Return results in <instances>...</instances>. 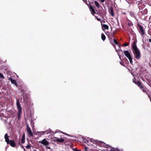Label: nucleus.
Wrapping results in <instances>:
<instances>
[{
	"instance_id": "nucleus-24",
	"label": "nucleus",
	"mask_w": 151,
	"mask_h": 151,
	"mask_svg": "<svg viewBox=\"0 0 151 151\" xmlns=\"http://www.w3.org/2000/svg\"><path fill=\"white\" fill-rule=\"evenodd\" d=\"M129 44L127 43H125L123 44V45L124 46H128Z\"/></svg>"
},
{
	"instance_id": "nucleus-26",
	"label": "nucleus",
	"mask_w": 151,
	"mask_h": 151,
	"mask_svg": "<svg viewBox=\"0 0 151 151\" xmlns=\"http://www.w3.org/2000/svg\"><path fill=\"white\" fill-rule=\"evenodd\" d=\"M95 17H96L97 19V20L98 21H100V19L98 18V17L96 16H95Z\"/></svg>"
},
{
	"instance_id": "nucleus-7",
	"label": "nucleus",
	"mask_w": 151,
	"mask_h": 151,
	"mask_svg": "<svg viewBox=\"0 0 151 151\" xmlns=\"http://www.w3.org/2000/svg\"><path fill=\"white\" fill-rule=\"evenodd\" d=\"M27 131L28 132L29 135H30V136H29V137H30V136L32 137L33 136V134L31 130L28 125H27Z\"/></svg>"
},
{
	"instance_id": "nucleus-23",
	"label": "nucleus",
	"mask_w": 151,
	"mask_h": 151,
	"mask_svg": "<svg viewBox=\"0 0 151 151\" xmlns=\"http://www.w3.org/2000/svg\"><path fill=\"white\" fill-rule=\"evenodd\" d=\"M26 147L27 148H28L29 149V148H31V146H30V145H29V144H28V145H27L26 146Z\"/></svg>"
},
{
	"instance_id": "nucleus-31",
	"label": "nucleus",
	"mask_w": 151,
	"mask_h": 151,
	"mask_svg": "<svg viewBox=\"0 0 151 151\" xmlns=\"http://www.w3.org/2000/svg\"><path fill=\"white\" fill-rule=\"evenodd\" d=\"M21 147L22 148H24V146L22 145H21Z\"/></svg>"
},
{
	"instance_id": "nucleus-14",
	"label": "nucleus",
	"mask_w": 151,
	"mask_h": 151,
	"mask_svg": "<svg viewBox=\"0 0 151 151\" xmlns=\"http://www.w3.org/2000/svg\"><path fill=\"white\" fill-rule=\"evenodd\" d=\"M109 13L111 15L112 17H114V14L113 12V8L111 7H110L109 9Z\"/></svg>"
},
{
	"instance_id": "nucleus-21",
	"label": "nucleus",
	"mask_w": 151,
	"mask_h": 151,
	"mask_svg": "<svg viewBox=\"0 0 151 151\" xmlns=\"http://www.w3.org/2000/svg\"><path fill=\"white\" fill-rule=\"evenodd\" d=\"M130 14L132 17H134V14L132 12H131L130 13Z\"/></svg>"
},
{
	"instance_id": "nucleus-27",
	"label": "nucleus",
	"mask_w": 151,
	"mask_h": 151,
	"mask_svg": "<svg viewBox=\"0 0 151 151\" xmlns=\"http://www.w3.org/2000/svg\"><path fill=\"white\" fill-rule=\"evenodd\" d=\"M46 148L48 149H50L51 148L50 147H49V146H46Z\"/></svg>"
},
{
	"instance_id": "nucleus-32",
	"label": "nucleus",
	"mask_w": 151,
	"mask_h": 151,
	"mask_svg": "<svg viewBox=\"0 0 151 151\" xmlns=\"http://www.w3.org/2000/svg\"><path fill=\"white\" fill-rule=\"evenodd\" d=\"M110 151H115V150H114V149H111Z\"/></svg>"
},
{
	"instance_id": "nucleus-16",
	"label": "nucleus",
	"mask_w": 151,
	"mask_h": 151,
	"mask_svg": "<svg viewBox=\"0 0 151 151\" xmlns=\"http://www.w3.org/2000/svg\"><path fill=\"white\" fill-rule=\"evenodd\" d=\"M25 134H24L23 136H22V139H21V142L22 144H24L25 142Z\"/></svg>"
},
{
	"instance_id": "nucleus-38",
	"label": "nucleus",
	"mask_w": 151,
	"mask_h": 151,
	"mask_svg": "<svg viewBox=\"0 0 151 151\" xmlns=\"http://www.w3.org/2000/svg\"><path fill=\"white\" fill-rule=\"evenodd\" d=\"M57 132H56L55 133H57Z\"/></svg>"
},
{
	"instance_id": "nucleus-35",
	"label": "nucleus",
	"mask_w": 151,
	"mask_h": 151,
	"mask_svg": "<svg viewBox=\"0 0 151 151\" xmlns=\"http://www.w3.org/2000/svg\"><path fill=\"white\" fill-rule=\"evenodd\" d=\"M23 149H24V151H26V150H25V149L24 148H23Z\"/></svg>"
},
{
	"instance_id": "nucleus-12",
	"label": "nucleus",
	"mask_w": 151,
	"mask_h": 151,
	"mask_svg": "<svg viewBox=\"0 0 151 151\" xmlns=\"http://www.w3.org/2000/svg\"><path fill=\"white\" fill-rule=\"evenodd\" d=\"M50 131L49 130H47L45 131H42V132H38L37 131V133H40L42 134V135H41V136L42 135H43L44 134H47L49 133Z\"/></svg>"
},
{
	"instance_id": "nucleus-5",
	"label": "nucleus",
	"mask_w": 151,
	"mask_h": 151,
	"mask_svg": "<svg viewBox=\"0 0 151 151\" xmlns=\"http://www.w3.org/2000/svg\"><path fill=\"white\" fill-rule=\"evenodd\" d=\"M17 107L18 110V119L20 118V115L22 114V109L20 106L19 100H17L16 102Z\"/></svg>"
},
{
	"instance_id": "nucleus-22",
	"label": "nucleus",
	"mask_w": 151,
	"mask_h": 151,
	"mask_svg": "<svg viewBox=\"0 0 151 151\" xmlns=\"http://www.w3.org/2000/svg\"><path fill=\"white\" fill-rule=\"evenodd\" d=\"M114 43L116 45H117L119 44L118 43L117 41L115 39H114Z\"/></svg>"
},
{
	"instance_id": "nucleus-18",
	"label": "nucleus",
	"mask_w": 151,
	"mask_h": 151,
	"mask_svg": "<svg viewBox=\"0 0 151 151\" xmlns=\"http://www.w3.org/2000/svg\"><path fill=\"white\" fill-rule=\"evenodd\" d=\"M101 37L102 40L104 41L106 39V37L105 35L104 34H101Z\"/></svg>"
},
{
	"instance_id": "nucleus-20",
	"label": "nucleus",
	"mask_w": 151,
	"mask_h": 151,
	"mask_svg": "<svg viewBox=\"0 0 151 151\" xmlns=\"http://www.w3.org/2000/svg\"><path fill=\"white\" fill-rule=\"evenodd\" d=\"M0 78H2L3 79L4 78L3 75L1 73H0Z\"/></svg>"
},
{
	"instance_id": "nucleus-3",
	"label": "nucleus",
	"mask_w": 151,
	"mask_h": 151,
	"mask_svg": "<svg viewBox=\"0 0 151 151\" xmlns=\"http://www.w3.org/2000/svg\"><path fill=\"white\" fill-rule=\"evenodd\" d=\"M9 136H8L7 134H6L4 135L5 141L7 142V144H10V145L12 147H14L15 146V143L14 141L12 140H9Z\"/></svg>"
},
{
	"instance_id": "nucleus-8",
	"label": "nucleus",
	"mask_w": 151,
	"mask_h": 151,
	"mask_svg": "<svg viewBox=\"0 0 151 151\" xmlns=\"http://www.w3.org/2000/svg\"><path fill=\"white\" fill-rule=\"evenodd\" d=\"M54 140L55 141L60 142H62L64 141V139L63 138H61L60 139L55 137H54Z\"/></svg>"
},
{
	"instance_id": "nucleus-6",
	"label": "nucleus",
	"mask_w": 151,
	"mask_h": 151,
	"mask_svg": "<svg viewBox=\"0 0 151 151\" xmlns=\"http://www.w3.org/2000/svg\"><path fill=\"white\" fill-rule=\"evenodd\" d=\"M39 142L45 146H47L49 144V142L46 139H44L42 141H40Z\"/></svg>"
},
{
	"instance_id": "nucleus-4",
	"label": "nucleus",
	"mask_w": 151,
	"mask_h": 151,
	"mask_svg": "<svg viewBox=\"0 0 151 151\" xmlns=\"http://www.w3.org/2000/svg\"><path fill=\"white\" fill-rule=\"evenodd\" d=\"M124 53L125 55L129 60L130 63L132 64L133 63L132 58L131 55V52L127 50L124 51Z\"/></svg>"
},
{
	"instance_id": "nucleus-33",
	"label": "nucleus",
	"mask_w": 151,
	"mask_h": 151,
	"mask_svg": "<svg viewBox=\"0 0 151 151\" xmlns=\"http://www.w3.org/2000/svg\"><path fill=\"white\" fill-rule=\"evenodd\" d=\"M120 64L122 65H123V63L122 62H120Z\"/></svg>"
},
{
	"instance_id": "nucleus-9",
	"label": "nucleus",
	"mask_w": 151,
	"mask_h": 151,
	"mask_svg": "<svg viewBox=\"0 0 151 151\" xmlns=\"http://www.w3.org/2000/svg\"><path fill=\"white\" fill-rule=\"evenodd\" d=\"M139 32L140 33H141V35L142 36L145 34V32L142 26L140 25L139 26Z\"/></svg>"
},
{
	"instance_id": "nucleus-25",
	"label": "nucleus",
	"mask_w": 151,
	"mask_h": 151,
	"mask_svg": "<svg viewBox=\"0 0 151 151\" xmlns=\"http://www.w3.org/2000/svg\"><path fill=\"white\" fill-rule=\"evenodd\" d=\"M133 81L134 83H135V84L136 83V79L135 78H134V79H133Z\"/></svg>"
},
{
	"instance_id": "nucleus-36",
	"label": "nucleus",
	"mask_w": 151,
	"mask_h": 151,
	"mask_svg": "<svg viewBox=\"0 0 151 151\" xmlns=\"http://www.w3.org/2000/svg\"><path fill=\"white\" fill-rule=\"evenodd\" d=\"M33 151H37L36 150H35Z\"/></svg>"
},
{
	"instance_id": "nucleus-17",
	"label": "nucleus",
	"mask_w": 151,
	"mask_h": 151,
	"mask_svg": "<svg viewBox=\"0 0 151 151\" xmlns=\"http://www.w3.org/2000/svg\"><path fill=\"white\" fill-rule=\"evenodd\" d=\"M102 27L104 30L108 29H109L108 26L107 25L105 24H103Z\"/></svg>"
},
{
	"instance_id": "nucleus-30",
	"label": "nucleus",
	"mask_w": 151,
	"mask_h": 151,
	"mask_svg": "<svg viewBox=\"0 0 151 151\" xmlns=\"http://www.w3.org/2000/svg\"><path fill=\"white\" fill-rule=\"evenodd\" d=\"M105 0H100L101 2H104Z\"/></svg>"
},
{
	"instance_id": "nucleus-2",
	"label": "nucleus",
	"mask_w": 151,
	"mask_h": 151,
	"mask_svg": "<svg viewBox=\"0 0 151 151\" xmlns=\"http://www.w3.org/2000/svg\"><path fill=\"white\" fill-rule=\"evenodd\" d=\"M82 140L85 143L87 144L88 145L96 147V145L99 144V143L101 144L104 143V142H102L96 139H93L91 138L88 140L86 138H82Z\"/></svg>"
},
{
	"instance_id": "nucleus-11",
	"label": "nucleus",
	"mask_w": 151,
	"mask_h": 151,
	"mask_svg": "<svg viewBox=\"0 0 151 151\" xmlns=\"http://www.w3.org/2000/svg\"><path fill=\"white\" fill-rule=\"evenodd\" d=\"M117 47H118V48H117V49H116V46L114 45V47L115 48V49L116 50V51L117 52V53H118V55L119 57L120 58V55L119 53L118 52V50H120L121 51H122V50L121 49V48H120V47L119 45L118 44V45H117Z\"/></svg>"
},
{
	"instance_id": "nucleus-28",
	"label": "nucleus",
	"mask_w": 151,
	"mask_h": 151,
	"mask_svg": "<svg viewBox=\"0 0 151 151\" xmlns=\"http://www.w3.org/2000/svg\"><path fill=\"white\" fill-rule=\"evenodd\" d=\"M77 149L76 148H73V150L74 151H76V150H77Z\"/></svg>"
},
{
	"instance_id": "nucleus-1",
	"label": "nucleus",
	"mask_w": 151,
	"mask_h": 151,
	"mask_svg": "<svg viewBox=\"0 0 151 151\" xmlns=\"http://www.w3.org/2000/svg\"><path fill=\"white\" fill-rule=\"evenodd\" d=\"M132 50L134 58L137 60H139L141 57V53L139 49L136 45V42L134 41L132 47Z\"/></svg>"
},
{
	"instance_id": "nucleus-34",
	"label": "nucleus",
	"mask_w": 151,
	"mask_h": 151,
	"mask_svg": "<svg viewBox=\"0 0 151 151\" xmlns=\"http://www.w3.org/2000/svg\"><path fill=\"white\" fill-rule=\"evenodd\" d=\"M76 151H81L80 150H76Z\"/></svg>"
},
{
	"instance_id": "nucleus-37",
	"label": "nucleus",
	"mask_w": 151,
	"mask_h": 151,
	"mask_svg": "<svg viewBox=\"0 0 151 151\" xmlns=\"http://www.w3.org/2000/svg\"><path fill=\"white\" fill-rule=\"evenodd\" d=\"M11 122L10 121L9 123V124L11 123Z\"/></svg>"
},
{
	"instance_id": "nucleus-15",
	"label": "nucleus",
	"mask_w": 151,
	"mask_h": 151,
	"mask_svg": "<svg viewBox=\"0 0 151 151\" xmlns=\"http://www.w3.org/2000/svg\"><path fill=\"white\" fill-rule=\"evenodd\" d=\"M135 84L139 86V87L140 88H143V86H141V83L140 82L138 81L137 82H136Z\"/></svg>"
},
{
	"instance_id": "nucleus-29",
	"label": "nucleus",
	"mask_w": 151,
	"mask_h": 151,
	"mask_svg": "<svg viewBox=\"0 0 151 151\" xmlns=\"http://www.w3.org/2000/svg\"><path fill=\"white\" fill-rule=\"evenodd\" d=\"M142 90H143V92H146V91L145 90V89L144 88H142Z\"/></svg>"
},
{
	"instance_id": "nucleus-19",
	"label": "nucleus",
	"mask_w": 151,
	"mask_h": 151,
	"mask_svg": "<svg viewBox=\"0 0 151 151\" xmlns=\"http://www.w3.org/2000/svg\"><path fill=\"white\" fill-rule=\"evenodd\" d=\"M95 5L98 8H99V3L96 1H95L94 2Z\"/></svg>"
},
{
	"instance_id": "nucleus-13",
	"label": "nucleus",
	"mask_w": 151,
	"mask_h": 151,
	"mask_svg": "<svg viewBox=\"0 0 151 151\" xmlns=\"http://www.w3.org/2000/svg\"><path fill=\"white\" fill-rule=\"evenodd\" d=\"M9 80L11 81L12 83L14 84L16 86H17V83H16V81L15 80H13L12 79V78L11 77H10L9 78Z\"/></svg>"
},
{
	"instance_id": "nucleus-10",
	"label": "nucleus",
	"mask_w": 151,
	"mask_h": 151,
	"mask_svg": "<svg viewBox=\"0 0 151 151\" xmlns=\"http://www.w3.org/2000/svg\"><path fill=\"white\" fill-rule=\"evenodd\" d=\"M94 6H92L90 5L89 7V9L91 11V13L92 14H93L96 13V12H95V9H94Z\"/></svg>"
}]
</instances>
